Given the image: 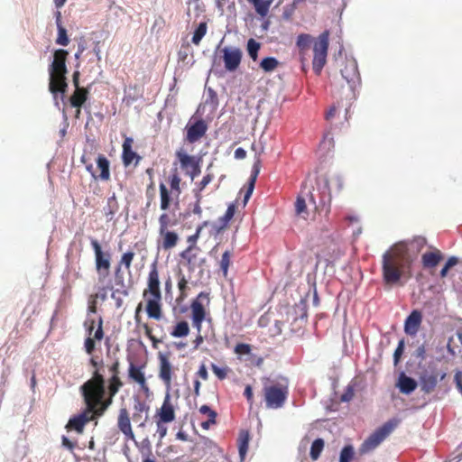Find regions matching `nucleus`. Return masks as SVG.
Listing matches in <instances>:
<instances>
[{
  "mask_svg": "<svg viewBox=\"0 0 462 462\" xmlns=\"http://www.w3.org/2000/svg\"><path fill=\"white\" fill-rule=\"evenodd\" d=\"M413 257L402 245H393L382 256V277L383 283L393 287L402 285V280L411 277Z\"/></svg>",
  "mask_w": 462,
  "mask_h": 462,
  "instance_id": "f257e3e1",
  "label": "nucleus"
},
{
  "mask_svg": "<svg viewBox=\"0 0 462 462\" xmlns=\"http://www.w3.org/2000/svg\"><path fill=\"white\" fill-rule=\"evenodd\" d=\"M80 391L86 406L96 419L104 415L116 396L106 392V380L98 369L92 372V377L81 385Z\"/></svg>",
  "mask_w": 462,
  "mask_h": 462,
  "instance_id": "f03ea898",
  "label": "nucleus"
},
{
  "mask_svg": "<svg viewBox=\"0 0 462 462\" xmlns=\"http://www.w3.org/2000/svg\"><path fill=\"white\" fill-rule=\"evenodd\" d=\"M329 35V31L325 30L315 40L308 33H300L297 37L296 47L302 64L308 61L309 50L313 43L312 69L317 75L320 74L327 62Z\"/></svg>",
  "mask_w": 462,
  "mask_h": 462,
  "instance_id": "7ed1b4c3",
  "label": "nucleus"
},
{
  "mask_svg": "<svg viewBox=\"0 0 462 462\" xmlns=\"http://www.w3.org/2000/svg\"><path fill=\"white\" fill-rule=\"evenodd\" d=\"M143 297L146 300V312L150 319L161 320L162 318V291L160 288L159 272L156 263H152L147 279V287Z\"/></svg>",
  "mask_w": 462,
  "mask_h": 462,
  "instance_id": "20e7f679",
  "label": "nucleus"
},
{
  "mask_svg": "<svg viewBox=\"0 0 462 462\" xmlns=\"http://www.w3.org/2000/svg\"><path fill=\"white\" fill-rule=\"evenodd\" d=\"M68 55L69 52L63 49L56 50L53 53V60L49 69V88L52 94L65 93L67 90L68 84L65 75L68 72L66 66Z\"/></svg>",
  "mask_w": 462,
  "mask_h": 462,
  "instance_id": "39448f33",
  "label": "nucleus"
},
{
  "mask_svg": "<svg viewBox=\"0 0 462 462\" xmlns=\"http://www.w3.org/2000/svg\"><path fill=\"white\" fill-rule=\"evenodd\" d=\"M210 303L209 293L201 291L190 303L192 326L198 331V335L194 339V348L197 349L203 343L201 336L202 323L206 318V307Z\"/></svg>",
  "mask_w": 462,
  "mask_h": 462,
  "instance_id": "423d86ee",
  "label": "nucleus"
},
{
  "mask_svg": "<svg viewBox=\"0 0 462 462\" xmlns=\"http://www.w3.org/2000/svg\"><path fill=\"white\" fill-rule=\"evenodd\" d=\"M265 406L268 409L282 408L288 396V388L278 383H265L263 388Z\"/></svg>",
  "mask_w": 462,
  "mask_h": 462,
  "instance_id": "0eeeda50",
  "label": "nucleus"
},
{
  "mask_svg": "<svg viewBox=\"0 0 462 462\" xmlns=\"http://www.w3.org/2000/svg\"><path fill=\"white\" fill-rule=\"evenodd\" d=\"M91 247L95 254V266L99 282H103L109 276L111 267V254L104 252L97 239H91Z\"/></svg>",
  "mask_w": 462,
  "mask_h": 462,
  "instance_id": "6e6552de",
  "label": "nucleus"
},
{
  "mask_svg": "<svg viewBox=\"0 0 462 462\" xmlns=\"http://www.w3.org/2000/svg\"><path fill=\"white\" fill-rule=\"evenodd\" d=\"M393 424L384 423L382 427L375 430L360 446L361 454L368 453L376 448L393 430Z\"/></svg>",
  "mask_w": 462,
  "mask_h": 462,
  "instance_id": "1a4fd4ad",
  "label": "nucleus"
},
{
  "mask_svg": "<svg viewBox=\"0 0 462 462\" xmlns=\"http://www.w3.org/2000/svg\"><path fill=\"white\" fill-rule=\"evenodd\" d=\"M446 375V372H439L435 369L423 372L420 376L421 391L426 393H432L439 381L444 380Z\"/></svg>",
  "mask_w": 462,
  "mask_h": 462,
  "instance_id": "9d476101",
  "label": "nucleus"
},
{
  "mask_svg": "<svg viewBox=\"0 0 462 462\" xmlns=\"http://www.w3.org/2000/svg\"><path fill=\"white\" fill-rule=\"evenodd\" d=\"M108 372L110 376L107 379V386L106 392L110 395H116L119 390L123 387L124 383L120 378V362L118 359L115 360L109 366Z\"/></svg>",
  "mask_w": 462,
  "mask_h": 462,
  "instance_id": "9b49d317",
  "label": "nucleus"
},
{
  "mask_svg": "<svg viewBox=\"0 0 462 462\" xmlns=\"http://www.w3.org/2000/svg\"><path fill=\"white\" fill-rule=\"evenodd\" d=\"M95 420H96V417L91 412L90 409L86 406L85 410L81 413L75 415L69 420V421L66 425V429L68 430H74L79 434H82L84 431L85 426L88 422Z\"/></svg>",
  "mask_w": 462,
  "mask_h": 462,
  "instance_id": "f8f14e48",
  "label": "nucleus"
},
{
  "mask_svg": "<svg viewBox=\"0 0 462 462\" xmlns=\"http://www.w3.org/2000/svg\"><path fill=\"white\" fill-rule=\"evenodd\" d=\"M225 68L228 71H235L240 66L242 51L239 48L225 47L221 50Z\"/></svg>",
  "mask_w": 462,
  "mask_h": 462,
  "instance_id": "ddd939ff",
  "label": "nucleus"
},
{
  "mask_svg": "<svg viewBox=\"0 0 462 462\" xmlns=\"http://www.w3.org/2000/svg\"><path fill=\"white\" fill-rule=\"evenodd\" d=\"M208 225V222L204 221L202 224L197 226L196 232L193 235L188 236L187 238L189 246L180 254V256L183 259L187 260L189 264H191L197 256L196 254H193V250H199V248L197 247L196 244L201 234L202 229L206 227Z\"/></svg>",
  "mask_w": 462,
  "mask_h": 462,
  "instance_id": "4468645a",
  "label": "nucleus"
},
{
  "mask_svg": "<svg viewBox=\"0 0 462 462\" xmlns=\"http://www.w3.org/2000/svg\"><path fill=\"white\" fill-rule=\"evenodd\" d=\"M117 428L126 440H135L131 425L129 411L125 407L120 408L117 416Z\"/></svg>",
  "mask_w": 462,
  "mask_h": 462,
  "instance_id": "2eb2a0df",
  "label": "nucleus"
},
{
  "mask_svg": "<svg viewBox=\"0 0 462 462\" xmlns=\"http://www.w3.org/2000/svg\"><path fill=\"white\" fill-rule=\"evenodd\" d=\"M208 125L204 120L199 119L193 124H188L186 126V140L189 143L199 141L207 133Z\"/></svg>",
  "mask_w": 462,
  "mask_h": 462,
  "instance_id": "dca6fc26",
  "label": "nucleus"
},
{
  "mask_svg": "<svg viewBox=\"0 0 462 462\" xmlns=\"http://www.w3.org/2000/svg\"><path fill=\"white\" fill-rule=\"evenodd\" d=\"M134 139L132 137L125 136L122 148V161L125 167H128L131 164L134 166L138 165L141 161V156L133 151Z\"/></svg>",
  "mask_w": 462,
  "mask_h": 462,
  "instance_id": "f3484780",
  "label": "nucleus"
},
{
  "mask_svg": "<svg viewBox=\"0 0 462 462\" xmlns=\"http://www.w3.org/2000/svg\"><path fill=\"white\" fill-rule=\"evenodd\" d=\"M340 71L342 77L351 85V88L360 80L357 62L354 59H346Z\"/></svg>",
  "mask_w": 462,
  "mask_h": 462,
  "instance_id": "a211bd4d",
  "label": "nucleus"
},
{
  "mask_svg": "<svg viewBox=\"0 0 462 462\" xmlns=\"http://www.w3.org/2000/svg\"><path fill=\"white\" fill-rule=\"evenodd\" d=\"M159 378L163 382L167 388L171 387L172 382L173 369L168 357L164 355L159 356Z\"/></svg>",
  "mask_w": 462,
  "mask_h": 462,
  "instance_id": "6ab92c4d",
  "label": "nucleus"
},
{
  "mask_svg": "<svg viewBox=\"0 0 462 462\" xmlns=\"http://www.w3.org/2000/svg\"><path fill=\"white\" fill-rule=\"evenodd\" d=\"M175 156L180 163V169L186 175L199 161H201L199 157L188 154L183 149L176 151Z\"/></svg>",
  "mask_w": 462,
  "mask_h": 462,
  "instance_id": "aec40b11",
  "label": "nucleus"
},
{
  "mask_svg": "<svg viewBox=\"0 0 462 462\" xmlns=\"http://www.w3.org/2000/svg\"><path fill=\"white\" fill-rule=\"evenodd\" d=\"M236 207L234 203L230 204L227 207L224 216L220 217L217 221L212 225V227L217 235L221 234L228 227L229 222L234 217L236 213Z\"/></svg>",
  "mask_w": 462,
  "mask_h": 462,
  "instance_id": "412c9836",
  "label": "nucleus"
},
{
  "mask_svg": "<svg viewBox=\"0 0 462 462\" xmlns=\"http://www.w3.org/2000/svg\"><path fill=\"white\" fill-rule=\"evenodd\" d=\"M422 316L419 310H413L404 322V331L410 336H415L421 324Z\"/></svg>",
  "mask_w": 462,
  "mask_h": 462,
  "instance_id": "4be33fe9",
  "label": "nucleus"
},
{
  "mask_svg": "<svg viewBox=\"0 0 462 462\" xmlns=\"http://www.w3.org/2000/svg\"><path fill=\"white\" fill-rule=\"evenodd\" d=\"M160 208L162 210H168L171 207V203L175 201L179 203L180 196H176L169 189L164 183H160Z\"/></svg>",
  "mask_w": 462,
  "mask_h": 462,
  "instance_id": "5701e85b",
  "label": "nucleus"
},
{
  "mask_svg": "<svg viewBox=\"0 0 462 462\" xmlns=\"http://www.w3.org/2000/svg\"><path fill=\"white\" fill-rule=\"evenodd\" d=\"M443 258L444 256L440 250L434 248L432 251L426 252L421 255V263L424 269H433Z\"/></svg>",
  "mask_w": 462,
  "mask_h": 462,
  "instance_id": "b1692460",
  "label": "nucleus"
},
{
  "mask_svg": "<svg viewBox=\"0 0 462 462\" xmlns=\"http://www.w3.org/2000/svg\"><path fill=\"white\" fill-rule=\"evenodd\" d=\"M143 368V366L136 365L131 362L128 367V376L133 382L138 383L142 389L147 390V382Z\"/></svg>",
  "mask_w": 462,
  "mask_h": 462,
  "instance_id": "393cba45",
  "label": "nucleus"
},
{
  "mask_svg": "<svg viewBox=\"0 0 462 462\" xmlns=\"http://www.w3.org/2000/svg\"><path fill=\"white\" fill-rule=\"evenodd\" d=\"M426 244L427 240L425 237L416 236L409 242H401L396 245H402L406 248L407 253L411 254L414 260L417 254L424 248Z\"/></svg>",
  "mask_w": 462,
  "mask_h": 462,
  "instance_id": "a878e982",
  "label": "nucleus"
},
{
  "mask_svg": "<svg viewBox=\"0 0 462 462\" xmlns=\"http://www.w3.org/2000/svg\"><path fill=\"white\" fill-rule=\"evenodd\" d=\"M261 164H262V162H261L260 155L257 154L254 157V162L253 164L252 172H251V176H250L249 182H248V188L245 194V198H244L245 202H246L249 199V198L251 197V195L253 193L257 176L261 170Z\"/></svg>",
  "mask_w": 462,
  "mask_h": 462,
  "instance_id": "bb28decb",
  "label": "nucleus"
},
{
  "mask_svg": "<svg viewBox=\"0 0 462 462\" xmlns=\"http://www.w3.org/2000/svg\"><path fill=\"white\" fill-rule=\"evenodd\" d=\"M175 419V412L172 404L171 403L170 396L167 394L163 403L159 411V420L163 423H169Z\"/></svg>",
  "mask_w": 462,
  "mask_h": 462,
  "instance_id": "cd10ccee",
  "label": "nucleus"
},
{
  "mask_svg": "<svg viewBox=\"0 0 462 462\" xmlns=\"http://www.w3.org/2000/svg\"><path fill=\"white\" fill-rule=\"evenodd\" d=\"M97 168L99 170L97 180L108 181L110 180V162L104 154H98L96 160Z\"/></svg>",
  "mask_w": 462,
  "mask_h": 462,
  "instance_id": "c85d7f7f",
  "label": "nucleus"
},
{
  "mask_svg": "<svg viewBox=\"0 0 462 462\" xmlns=\"http://www.w3.org/2000/svg\"><path fill=\"white\" fill-rule=\"evenodd\" d=\"M102 325H103L102 318H99L98 326H97V328L95 331L93 337H88L85 339L84 347H85L86 352L88 355H91L96 348L95 340L100 341L104 337V331H103Z\"/></svg>",
  "mask_w": 462,
  "mask_h": 462,
  "instance_id": "c756f323",
  "label": "nucleus"
},
{
  "mask_svg": "<svg viewBox=\"0 0 462 462\" xmlns=\"http://www.w3.org/2000/svg\"><path fill=\"white\" fill-rule=\"evenodd\" d=\"M159 235L162 238L161 246L163 250H171L174 248L179 242V235L171 230H163V232H159Z\"/></svg>",
  "mask_w": 462,
  "mask_h": 462,
  "instance_id": "7c9ffc66",
  "label": "nucleus"
},
{
  "mask_svg": "<svg viewBox=\"0 0 462 462\" xmlns=\"http://www.w3.org/2000/svg\"><path fill=\"white\" fill-rule=\"evenodd\" d=\"M178 277V290H179V295L176 298V302L180 304L182 303L189 295V281L186 278L185 274L182 273L181 270H180L177 273Z\"/></svg>",
  "mask_w": 462,
  "mask_h": 462,
  "instance_id": "2f4dec72",
  "label": "nucleus"
},
{
  "mask_svg": "<svg viewBox=\"0 0 462 462\" xmlns=\"http://www.w3.org/2000/svg\"><path fill=\"white\" fill-rule=\"evenodd\" d=\"M417 382L413 378L407 376L403 373L401 374L397 383L401 393L410 394L417 388Z\"/></svg>",
  "mask_w": 462,
  "mask_h": 462,
  "instance_id": "473e14b6",
  "label": "nucleus"
},
{
  "mask_svg": "<svg viewBox=\"0 0 462 462\" xmlns=\"http://www.w3.org/2000/svg\"><path fill=\"white\" fill-rule=\"evenodd\" d=\"M119 210V204L115 193L106 200V204L103 208L104 215L107 221H111Z\"/></svg>",
  "mask_w": 462,
  "mask_h": 462,
  "instance_id": "72a5a7b5",
  "label": "nucleus"
},
{
  "mask_svg": "<svg viewBox=\"0 0 462 462\" xmlns=\"http://www.w3.org/2000/svg\"><path fill=\"white\" fill-rule=\"evenodd\" d=\"M250 441V433L248 430H241L237 439L238 451L241 461L245 458V456L248 451Z\"/></svg>",
  "mask_w": 462,
  "mask_h": 462,
  "instance_id": "f704fd0d",
  "label": "nucleus"
},
{
  "mask_svg": "<svg viewBox=\"0 0 462 462\" xmlns=\"http://www.w3.org/2000/svg\"><path fill=\"white\" fill-rule=\"evenodd\" d=\"M247 2L253 5L255 13L263 18L268 15L273 0H247Z\"/></svg>",
  "mask_w": 462,
  "mask_h": 462,
  "instance_id": "c9c22d12",
  "label": "nucleus"
},
{
  "mask_svg": "<svg viewBox=\"0 0 462 462\" xmlns=\"http://www.w3.org/2000/svg\"><path fill=\"white\" fill-rule=\"evenodd\" d=\"M88 96V90L85 88H78L70 97V105L73 107L80 108L82 105L87 101Z\"/></svg>",
  "mask_w": 462,
  "mask_h": 462,
  "instance_id": "e433bc0d",
  "label": "nucleus"
},
{
  "mask_svg": "<svg viewBox=\"0 0 462 462\" xmlns=\"http://www.w3.org/2000/svg\"><path fill=\"white\" fill-rule=\"evenodd\" d=\"M234 256L233 249H226L221 255L217 263L219 266V270L221 271L223 276L226 278L228 274V270L230 265L232 264V258Z\"/></svg>",
  "mask_w": 462,
  "mask_h": 462,
  "instance_id": "4c0bfd02",
  "label": "nucleus"
},
{
  "mask_svg": "<svg viewBox=\"0 0 462 462\" xmlns=\"http://www.w3.org/2000/svg\"><path fill=\"white\" fill-rule=\"evenodd\" d=\"M168 182L170 185L169 189H171L174 195L180 196L182 192L180 188L181 178L176 168L171 171V175L168 177Z\"/></svg>",
  "mask_w": 462,
  "mask_h": 462,
  "instance_id": "58836bf2",
  "label": "nucleus"
},
{
  "mask_svg": "<svg viewBox=\"0 0 462 462\" xmlns=\"http://www.w3.org/2000/svg\"><path fill=\"white\" fill-rule=\"evenodd\" d=\"M189 333V327L186 320H181L178 322L172 331L171 332V335L173 337H183L188 336Z\"/></svg>",
  "mask_w": 462,
  "mask_h": 462,
  "instance_id": "ea45409f",
  "label": "nucleus"
},
{
  "mask_svg": "<svg viewBox=\"0 0 462 462\" xmlns=\"http://www.w3.org/2000/svg\"><path fill=\"white\" fill-rule=\"evenodd\" d=\"M295 214L296 216L307 219L309 217V211L307 208L306 200L301 196H298L295 201Z\"/></svg>",
  "mask_w": 462,
  "mask_h": 462,
  "instance_id": "a19ab883",
  "label": "nucleus"
},
{
  "mask_svg": "<svg viewBox=\"0 0 462 462\" xmlns=\"http://www.w3.org/2000/svg\"><path fill=\"white\" fill-rule=\"evenodd\" d=\"M208 30V25L206 22H202L199 24L197 29L195 30L191 42L195 45H199L202 38L206 35Z\"/></svg>",
  "mask_w": 462,
  "mask_h": 462,
  "instance_id": "79ce46f5",
  "label": "nucleus"
},
{
  "mask_svg": "<svg viewBox=\"0 0 462 462\" xmlns=\"http://www.w3.org/2000/svg\"><path fill=\"white\" fill-rule=\"evenodd\" d=\"M324 448V440L322 439H315L310 447V457L312 460H317Z\"/></svg>",
  "mask_w": 462,
  "mask_h": 462,
  "instance_id": "37998d69",
  "label": "nucleus"
},
{
  "mask_svg": "<svg viewBox=\"0 0 462 462\" xmlns=\"http://www.w3.org/2000/svg\"><path fill=\"white\" fill-rule=\"evenodd\" d=\"M134 255L135 254L133 251L124 253L119 260L118 266L116 268V273L120 271V267L122 265H124L125 268L129 271Z\"/></svg>",
  "mask_w": 462,
  "mask_h": 462,
  "instance_id": "c03bdc74",
  "label": "nucleus"
},
{
  "mask_svg": "<svg viewBox=\"0 0 462 462\" xmlns=\"http://www.w3.org/2000/svg\"><path fill=\"white\" fill-rule=\"evenodd\" d=\"M279 65V61L273 57H267L262 60L260 67L265 72H271L274 70Z\"/></svg>",
  "mask_w": 462,
  "mask_h": 462,
  "instance_id": "a18cd8bd",
  "label": "nucleus"
},
{
  "mask_svg": "<svg viewBox=\"0 0 462 462\" xmlns=\"http://www.w3.org/2000/svg\"><path fill=\"white\" fill-rule=\"evenodd\" d=\"M260 43L257 42L254 39L251 38L247 42V51L250 56V58L253 60H256L258 58V51L260 50Z\"/></svg>",
  "mask_w": 462,
  "mask_h": 462,
  "instance_id": "49530a36",
  "label": "nucleus"
},
{
  "mask_svg": "<svg viewBox=\"0 0 462 462\" xmlns=\"http://www.w3.org/2000/svg\"><path fill=\"white\" fill-rule=\"evenodd\" d=\"M355 451L351 445L345 446L339 456V462H351L354 458Z\"/></svg>",
  "mask_w": 462,
  "mask_h": 462,
  "instance_id": "de8ad7c7",
  "label": "nucleus"
},
{
  "mask_svg": "<svg viewBox=\"0 0 462 462\" xmlns=\"http://www.w3.org/2000/svg\"><path fill=\"white\" fill-rule=\"evenodd\" d=\"M176 221H172L167 213H162L159 217V232L168 230L170 226H174Z\"/></svg>",
  "mask_w": 462,
  "mask_h": 462,
  "instance_id": "09e8293b",
  "label": "nucleus"
},
{
  "mask_svg": "<svg viewBox=\"0 0 462 462\" xmlns=\"http://www.w3.org/2000/svg\"><path fill=\"white\" fill-rule=\"evenodd\" d=\"M214 174L207 173L202 180L197 183V189H194V194L199 193L201 194L202 190L213 180Z\"/></svg>",
  "mask_w": 462,
  "mask_h": 462,
  "instance_id": "8fccbe9b",
  "label": "nucleus"
},
{
  "mask_svg": "<svg viewBox=\"0 0 462 462\" xmlns=\"http://www.w3.org/2000/svg\"><path fill=\"white\" fill-rule=\"evenodd\" d=\"M58 29V36L56 38V43L61 46H68L69 43V39L67 34V30L63 27H57Z\"/></svg>",
  "mask_w": 462,
  "mask_h": 462,
  "instance_id": "3c124183",
  "label": "nucleus"
},
{
  "mask_svg": "<svg viewBox=\"0 0 462 462\" xmlns=\"http://www.w3.org/2000/svg\"><path fill=\"white\" fill-rule=\"evenodd\" d=\"M134 411L136 412H139V413H145V418L143 419V421H141V423L139 424L140 427H143L144 426V423L146 421V419H147V414H148V411H149V406L146 405L145 402H137L135 404H134Z\"/></svg>",
  "mask_w": 462,
  "mask_h": 462,
  "instance_id": "603ef678",
  "label": "nucleus"
},
{
  "mask_svg": "<svg viewBox=\"0 0 462 462\" xmlns=\"http://www.w3.org/2000/svg\"><path fill=\"white\" fill-rule=\"evenodd\" d=\"M211 370L219 380H224L229 371L228 367H219L216 364H211Z\"/></svg>",
  "mask_w": 462,
  "mask_h": 462,
  "instance_id": "864d4df0",
  "label": "nucleus"
},
{
  "mask_svg": "<svg viewBox=\"0 0 462 462\" xmlns=\"http://www.w3.org/2000/svg\"><path fill=\"white\" fill-rule=\"evenodd\" d=\"M404 346H405V342H404V339H401L398 343V346L393 353V363H394V365H397L400 362V359L403 354V351H404Z\"/></svg>",
  "mask_w": 462,
  "mask_h": 462,
  "instance_id": "5fc2aeb1",
  "label": "nucleus"
},
{
  "mask_svg": "<svg viewBox=\"0 0 462 462\" xmlns=\"http://www.w3.org/2000/svg\"><path fill=\"white\" fill-rule=\"evenodd\" d=\"M80 161L83 164H85L86 170L91 174L92 178L94 180H97V175L96 171H94L93 164L90 162V159H88L86 154L84 153L81 156Z\"/></svg>",
  "mask_w": 462,
  "mask_h": 462,
  "instance_id": "6e6d98bb",
  "label": "nucleus"
},
{
  "mask_svg": "<svg viewBox=\"0 0 462 462\" xmlns=\"http://www.w3.org/2000/svg\"><path fill=\"white\" fill-rule=\"evenodd\" d=\"M252 347L249 344L239 343L235 346V353L237 355H249Z\"/></svg>",
  "mask_w": 462,
  "mask_h": 462,
  "instance_id": "4d7b16f0",
  "label": "nucleus"
},
{
  "mask_svg": "<svg viewBox=\"0 0 462 462\" xmlns=\"http://www.w3.org/2000/svg\"><path fill=\"white\" fill-rule=\"evenodd\" d=\"M140 328L144 330L145 335L152 342L153 346H156V344L159 342V340L152 335V328L147 323L141 324Z\"/></svg>",
  "mask_w": 462,
  "mask_h": 462,
  "instance_id": "13d9d810",
  "label": "nucleus"
},
{
  "mask_svg": "<svg viewBox=\"0 0 462 462\" xmlns=\"http://www.w3.org/2000/svg\"><path fill=\"white\" fill-rule=\"evenodd\" d=\"M196 202L194 203L192 212L195 215H198L199 217H201L202 215V208L200 206L202 195L199 193H195Z\"/></svg>",
  "mask_w": 462,
  "mask_h": 462,
  "instance_id": "bf43d9fd",
  "label": "nucleus"
},
{
  "mask_svg": "<svg viewBox=\"0 0 462 462\" xmlns=\"http://www.w3.org/2000/svg\"><path fill=\"white\" fill-rule=\"evenodd\" d=\"M201 161H199L195 166L189 171L187 174L191 180H193L196 177H198L201 172V167H200Z\"/></svg>",
  "mask_w": 462,
  "mask_h": 462,
  "instance_id": "052dcab7",
  "label": "nucleus"
},
{
  "mask_svg": "<svg viewBox=\"0 0 462 462\" xmlns=\"http://www.w3.org/2000/svg\"><path fill=\"white\" fill-rule=\"evenodd\" d=\"M355 395L354 388L352 386H347L345 393L341 396V400L343 402H349L353 399Z\"/></svg>",
  "mask_w": 462,
  "mask_h": 462,
  "instance_id": "680f3d73",
  "label": "nucleus"
},
{
  "mask_svg": "<svg viewBox=\"0 0 462 462\" xmlns=\"http://www.w3.org/2000/svg\"><path fill=\"white\" fill-rule=\"evenodd\" d=\"M86 49H87L86 41L83 38H81L78 43V51L75 53V58L79 59V57L82 55V53L85 51Z\"/></svg>",
  "mask_w": 462,
  "mask_h": 462,
  "instance_id": "e2e57ef3",
  "label": "nucleus"
},
{
  "mask_svg": "<svg viewBox=\"0 0 462 462\" xmlns=\"http://www.w3.org/2000/svg\"><path fill=\"white\" fill-rule=\"evenodd\" d=\"M244 395L245 396V398H246L247 402L250 403V405H252L254 402V394H253V389H252L251 385L245 386Z\"/></svg>",
  "mask_w": 462,
  "mask_h": 462,
  "instance_id": "0e129e2a",
  "label": "nucleus"
},
{
  "mask_svg": "<svg viewBox=\"0 0 462 462\" xmlns=\"http://www.w3.org/2000/svg\"><path fill=\"white\" fill-rule=\"evenodd\" d=\"M61 442L62 446L70 451L75 448L76 443L69 440L66 436H62Z\"/></svg>",
  "mask_w": 462,
  "mask_h": 462,
  "instance_id": "69168bd1",
  "label": "nucleus"
},
{
  "mask_svg": "<svg viewBox=\"0 0 462 462\" xmlns=\"http://www.w3.org/2000/svg\"><path fill=\"white\" fill-rule=\"evenodd\" d=\"M199 412L202 414L208 415V417H211L212 413L214 417H217V412L213 411L209 406L208 405H202L199 408Z\"/></svg>",
  "mask_w": 462,
  "mask_h": 462,
  "instance_id": "338daca9",
  "label": "nucleus"
},
{
  "mask_svg": "<svg viewBox=\"0 0 462 462\" xmlns=\"http://www.w3.org/2000/svg\"><path fill=\"white\" fill-rule=\"evenodd\" d=\"M197 374L203 380H208V371H207V367L204 364H202L200 366H199V371L197 372Z\"/></svg>",
  "mask_w": 462,
  "mask_h": 462,
  "instance_id": "774afa93",
  "label": "nucleus"
}]
</instances>
